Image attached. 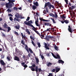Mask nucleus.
Masks as SVG:
<instances>
[{
	"instance_id": "6",
	"label": "nucleus",
	"mask_w": 76,
	"mask_h": 76,
	"mask_svg": "<svg viewBox=\"0 0 76 76\" xmlns=\"http://www.w3.org/2000/svg\"><path fill=\"white\" fill-rule=\"evenodd\" d=\"M30 69L31 70V71L32 72H34L35 71L36 72V73H37V72H38V66H37L36 67L35 69V68H30Z\"/></svg>"
},
{
	"instance_id": "32",
	"label": "nucleus",
	"mask_w": 76,
	"mask_h": 76,
	"mask_svg": "<svg viewBox=\"0 0 76 76\" xmlns=\"http://www.w3.org/2000/svg\"><path fill=\"white\" fill-rule=\"evenodd\" d=\"M28 50L31 53H33V52L32 51V50L30 48H28Z\"/></svg>"
},
{
	"instance_id": "37",
	"label": "nucleus",
	"mask_w": 76,
	"mask_h": 76,
	"mask_svg": "<svg viewBox=\"0 0 76 76\" xmlns=\"http://www.w3.org/2000/svg\"><path fill=\"white\" fill-rule=\"evenodd\" d=\"M50 29H51V28H48L46 31L45 30V31H49V32H50Z\"/></svg>"
},
{
	"instance_id": "45",
	"label": "nucleus",
	"mask_w": 76,
	"mask_h": 76,
	"mask_svg": "<svg viewBox=\"0 0 76 76\" xmlns=\"http://www.w3.org/2000/svg\"><path fill=\"white\" fill-rule=\"evenodd\" d=\"M62 19H66V16H62L61 18Z\"/></svg>"
},
{
	"instance_id": "24",
	"label": "nucleus",
	"mask_w": 76,
	"mask_h": 76,
	"mask_svg": "<svg viewBox=\"0 0 76 76\" xmlns=\"http://www.w3.org/2000/svg\"><path fill=\"white\" fill-rule=\"evenodd\" d=\"M52 63H51L50 62L48 63L46 65L47 66H48V67H50V66H51V65H52Z\"/></svg>"
},
{
	"instance_id": "15",
	"label": "nucleus",
	"mask_w": 76,
	"mask_h": 76,
	"mask_svg": "<svg viewBox=\"0 0 76 76\" xmlns=\"http://www.w3.org/2000/svg\"><path fill=\"white\" fill-rule=\"evenodd\" d=\"M44 44H45V48L46 49V50H50V48L47 46V44L45 42H44Z\"/></svg>"
},
{
	"instance_id": "44",
	"label": "nucleus",
	"mask_w": 76,
	"mask_h": 76,
	"mask_svg": "<svg viewBox=\"0 0 76 76\" xmlns=\"http://www.w3.org/2000/svg\"><path fill=\"white\" fill-rule=\"evenodd\" d=\"M51 54H52L53 56V57H54L55 58L56 56H55V55H54V53H51Z\"/></svg>"
},
{
	"instance_id": "13",
	"label": "nucleus",
	"mask_w": 76,
	"mask_h": 76,
	"mask_svg": "<svg viewBox=\"0 0 76 76\" xmlns=\"http://www.w3.org/2000/svg\"><path fill=\"white\" fill-rule=\"evenodd\" d=\"M45 26H51V24H50V23H45Z\"/></svg>"
},
{
	"instance_id": "53",
	"label": "nucleus",
	"mask_w": 76,
	"mask_h": 76,
	"mask_svg": "<svg viewBox=\"0 0 76 76\" xmlns=\"http://www.w3.org/2000/svg\"><path fill=\"white\" fill-rule=\"evenodd\" d=\"M55 71H56V69H53L52 70V72H55Z\"/></svg>"
},
{
	"instance_id": "55",
	"label": "nucleus",
	"mask_w": 76,
	"mask_h": 76,
	"mask_svg": "<svg viewBox=\"0 0 76 76\" xmlns=\"http://www.w3.org/2000/svg\"><path fill=\"white\" fill-rule=\"evenodd\" d=\"M15 34H16L17 35H19V34L18 33L16 32V31H15Z\"/></svg>"
},
{
	"instance_id": "31",
	"label": "nucleus",
	"mask_w": 76,
	"mask_h": 76,
	"mask_svg": "<svg viewBox=\"0 0 76 76\" xmlns=\"http://www.w3.org/2000/svg\"><path fill=\"white\" fill-rule=\"evenodd\" d=\"M51 19L53 21V23H56V22L55 20H54V19L53 18H51Z\"/></svg>"
},
{
	"instance_id": "58",
	"label": "nucleus",
	"mask_w": 76,
	"mask_h": 76,
	"mask_svg": "<svg viewBox=\"0 0 76 76\" xmlns=\"http://www.w3.org/2000/svg\"><path fill=\"white\" fill-rule=\"evenodd\" d=\"M44 21H45V22H49V20H44Z\"/></svg>"
},
{
	"instance_id": "41",
	"label": "nucleus",
	"mask_w": 76,
	"mask_h": 76,
	"mask_svg": "<svg viewBox=\"0 0 76 76\" xmlns=\"http://www.w3.org/2000/svg\"><path fill=\"white\" fill-rule=\"evenodd\" d=\"M23 66L25 68H26V67H28V66L27 65H26V64L24 65Z\"/></svg>"
},
{
	"instance_id": "63",
	"label": "nucleus",
	"mask_w": 76,
	"mask_h": 76,
	"mask_svg": "<svg viewBox=\"0 0 76 76\" xmlns=\"http://www.w3.org/2000/svg\"><path fill=\"white\" fill-rule=\"evenodd\" d=\"M28 1L29 2V3H32V1H31V0H28Z\"/></svg>"
},
{
	"instance_id": "17",
	"label": "nucleus",
	"mask_w": 76,
	"mask_h": 76,
	"mask_svg": "<svg viewBox=\"0 0 76 76\" xmlns=\"http://www.w3.org/2000/svg\"><path fill=\"white\" fill-rule=\"evenodd\" d=\"M56 56H55V58H56V59H57V58H58V59H61V58L59 55L57 54Z\"/></svg>"
},
{
	"instance_id": "29",
	"label": "nucleus",
	"mask_w": 76,
	"mask_h": 76,
	"mask_svg": "<svg viewBox=\"0 0 76 76\" xmlns=\"http://www.w3.org/2000/svg\"><path fill=\"white\" fill-rule=\"evenodd\" d=\"M7 28L8 29L7 32H8L10 31V30H11V28H10V27L9 26L7 27Z\"/></svg>"
},
{
	"instance_id": "7",
	"label": "nucleus",
	"mask_w": 76,
	"mask_h": 76,
	"mask_svg": "<svg viewBox=\"0 0 76 76\" xmlns=\"http://www.w3.org/2000/svg\"><path fill=\"white\" fill-rule=\"evenodd\" d=\"M15 17L17 19H19V18H21V19H24L25 17H22V16H21L20 17V15H19V14L18 13H17V14H15Z\"/></svg>"
},
{
	"instance_id": "47",
	"label": "nucleus",
	"mask_w": 76,
	"mask_h": 76,
	"mask_svg": "<svg viewBox=\"0 0 76 76\" xmlns=\"http://www.w3.org/2000/svg\"><path fill=\"white\" fill-rule=\"evenodd\" d=\"M7 59H8L9 61H10V57L8 56L7 57Z\"/></svg>"
},
{
	"instance_id": "35",
	"label": "nucleus",
	"mask_w": 76,
	"mask_h": 76,
	"mask_svg": "<svg viewBox=\"0 0 76 76\" xmlns=\"http://www.w3.org/2000/svg\"><path fill=\"white\" fill-rule=\"evenodd\" d=\"M13 10H14L17 11L18 10V8L15 7H14Z\"/></svg>"
},
{
	"instance_id": "50",
	"label": "nucleus",
	"mask_w": 76,
	"mask_h": 76,
	"mask_svg": "<svg viewBox=\"0 0 76 76\" xmlns=\"http://www.w3.org/2000/svg\"><path fill=\"white\" fill-rule=\"evenodd\" d=\"M41 57L42 60H43V59H44V56L42 55H41Z\"/></svg>"
},
{
	"instance_id": "5",
	"label": "nucleus",
	"mask_w": 76,
	"mask_h": 76,
	"mask_svg": "<svg viewBox=\"0 0 76 76\" xmlns=\"http://www.w3.org/2000/svg\"><path fill=\"white\" fill-rule=\"evenodd\" d=\"M32 29H33V30L34 31L36 32V33H37V34L38 35H39L40 36V38H41L42 39H43V37L41 36V34H40L39 33V32H38V31H36V30H37V29H36V28H35H35H33Z\"/></svg>"
},
{
	"instance_id": "51",
	"label": "nucleus",
	"mask_w": 76,
	"mask_h": 76,
	"mask_svg": "<svg viewBox=\"0 0 76 76\" xmlns=\"http://www.w3.org/2000/svg\"><path fill=\"white\" fill-rule=\"evenodd\" d=\"M8 16H11V17H13V15L11 14H8Z\"/></svg>"
},
{
	"instance_id": "39",
	"label": "nucleus",
	"mask_w": 76,
	"mask_h": 76,
	"mask_svg": "<svg viewBox=\"0 0 76 76\" xmlns=\"http://www.w3.org/2000/svg\"><path fill=\"white\" fill-rule=\"evenodd\" d=\"M55 15L54 16H53V17H55V18H57V17H58V15H57V14H56V13H55Z\"/></svg>"
},
{
	"instance_id": "25",
	"label": "nucleus",
	"mask_w": 76,
	"mask_h": 76,
	"mask_svg": "<svg viewBox=\"0 0 76 76\" xmlns=\"http://www.w3.org/2000/svg\"><path fill=\"white\" fill-rule=\"evenodd\" d=\"M64 22H65V23H66V24H67L68 23H69L70 22L69 21V20H65L64 21Z\"/></svg>"
},
{
	"instance_id": "54",
	"label": "nucleus",
	"mask_w": 76,
	"mask_h": 76,
	"mask_svg": "<svg viewBox=\"0 0 76 76\" xmlns=\"http://www.w3.org/2000/svg\"><path fill=\"white\" fill-rule=\"evenodd\" d=\"M21 36H22V38L23 39V37H24V36H23V33H21Z\"/></svg>"
},
{
	"instance_id": "59",
	"label": "nucleus",
	"mask_w": 76,
	"mask_h": 76,
	"mask_svg": "<svg viewBox=\"0 0 76 76\" xmlns=\"http://www.w3.org/2000/svg\"><path fill=\"white\" fill-rule=\"evenodd\" d=\"M50 53H48L47 54V56H50Z\"/></svg>"
},
{
	"instance_id": "12",
	"label": "nucleus",
	"mask_w": 76,
	"mask_h": 76,
	"mask_svg": "<svg viewBox=\"0 0 76 76\" xmlns=\"http://www.w3.org/2000/svg\"><path fill=\"white\" fill-rule=\"evenodd\" d=\"M14 60H16L17 61H20V59H19V58L17 57L16 56H15V57L14 58Z\"/></svg>"
},
{
	"instance_id": "60",
	"label": "nucleus",
	"mask_w": 76,
	"mask_h": 76,
	"mask_svg": "<svg viewBox=\"0 0 76 76\" xmlns=\"http://www.w3.org/2000/svg\"><path fill=\"white\" fill-rule=\"evenodd\" d=\"M59 76H64V74H61L59 75Z\"/></svg>"
},
{
	"instance_id": "52",
	"label": "nucleus",
	"mask_w": 76,
	"mask_h": 76,
	"mask_svg": "<svg viewBox=\"0 0 76 76\" xmlns=\"http://www.w3.org/2000/svg\"><path fill=\"white\" fill-rule=\"evenodd\" d=\"M6 66H3V69H4V71H6Z\"/></svg>"
},
{
	"instance_id": "16",
	"label": "nucleus",
	"mask_w": 76,
	"mask_h": 76,
	"mask_svg": "<svg viewBox=\"0 0 76 76\" xmlns=\"http://www.w3.org/2000/svg\"><path fill=\"white\" fill-rule=\"evenodd\" d=\"M68 30L70 32H71V33H72V32H72V28L70 26H68Z\"/></svg>"
},
{
	"instance_id": "46",
	"label": "nucleus",
	"mask_w": 76,
	"mask_h": 76,
	"mask_svg": "<svg viewBox=\"0 0 76 76\" xmlns=\"http://www.w3.org/2000/svg\"><path fill=\"white\" fill-rule=\"evenodd\" d=\"M0 30H1V31H4L5 32V31H6L4 29H2L1 28V27H0Z\"/></svg>"
},
{
	"instance_id": "4",
	"label": "nucleus",
	"mask_w": 76,
	"mask_h": 76,
	"mask_svg": "<svg viewBox=\"0 0 76 76\" xmlns=\"http://www.w3.org/2000/svg\"><path fill=\"white\" fill-rule=\"evenodd\" d=\"M21 43L23 45H25L26 46L25 48L26 50L28 53H29V49H28V45H25V42L23 40H21Z\"/></svg>"
},
{
	"instance_id": "26",
	"label": "nucleus",
	"mask_w": 76,
	"mask_h": 76,
	"mask_svg": "<svg viewBox=\"0 0 76 76\" xmlns=\"http://www.w3.org/2000/svg\"><path fill=\"white\" fill-rule=\"evenodd\" d=\"M26 31L27 32V33H28L29 35H30L31 34L30 33V31H29V30L28 29H26Z\"/></svg>"
},
{
	"instance_id": "9",
	"label": "nucleus",
	"mask_w": 76,
	"mask_h": 76,
	"mask_svg": "<svg viewBox=\"0 0 76 76\" xmlns=\"http://www.w3.org/2000/svg\"><path fill=\"white\" fill-rule=\"evenodd\" d=\"M58 63L59 64H63L64 63V62L62 60L60 59L58 60Z\"/></svg>"
},
{
	"instance_id": "40",
	"label": "nucleus",
	"mask_w": 76,
	"mask_h": 76,
	"mask_svg": "<svg viewBox=\"0 0 76 76\" xmlns=\"http://www.w3.org/2000/svg\"><path fill=\"white\" fill-rule=\"evenodd\" d=\"M66 4H68V1H69L68 0H64Z\"/></svg>"
},
{
	"instance_id": "23",
	"label": "nucleus",
	"mask_w": 76,
	"mask_h": 76,
	"mask_svg": "<svg viewBox=\"0 0 76 76\" xmlns=\"http://www.w3.org/2000/svg\"><path fill=\"white\" fill-rule=\"evenodd\" d=\"M37 6H35V5H32V8L33 10H35V9H37Z\"/></svg>"
},
{
	"instance_id": "48",
	"label": "nucleus",
	"mask_w": 76,
	"mask_h": 76,
	"mask_svg": "<svg viewBox=\"0 0 76 76\" xmlns=\"http://www.w3.org/2000/svg\"><path fill=\"white\" fill-rule=\"evenodd\" d=\"M38 70L39 72H40L42 71V70H41V68H39Z\"/></svg>"
},
{
	"instance_id": "18",
	"label": "nucleus",
	"mask_w": 76,
	"mask_h": 76,
	"mask_svg": "<svg viewBox=\"0 0 76 76\" xmlns=\"http://www.w3.org/2000/svg\"><path fill=\"white\" fill-rule=\"evenodd\" d=\"M3 26L4 28L7 29V24H6V23H4V25Z\"/></svg>"
},
{
	"instance_id": "33",
	"label": "nucleus",
	"mask_w": 76,
	"mask_h": 76,
	"mask_svg": "<svg viewBox=\"0 0 76 76\" xmlns=\"http://www.w3.org/2000/svg\"><path fill=\"white\" fill-rule=\"evenodd\" d=\"M10 20L11 21H13V18L12 17H10L9 18Z\"/></svg>"
},
{
	"instance_id": "11",
	"label": "nucleus",
	"mask_w": 76,
	"mask_h": 76,
	"mask_svg": "<svg viewBox=\"0 0 76 76\" xmlns=\"http://www.w3.org/2000/svg\"><path fill=\"white\" fill-rule=\"evenodd\" d=\"M75 7L76 6L75 5L72 6L71 7H69V10H72L73 9H75Z\"/></svg>"
},
{
	"instance_id": "62",
	"label": "nucleus",
	"mask_w": 76,
	"mask_h": 76,
	"mask_svg": "<svg viewBox=\"0 0 76 76\" xmlns=\"http://www.w3.org/2000/svg\"><path fill=\"white\" fill-rule=\"evenodd\" d=\"M21 64H22L23 66H24V64H25V62H23L22 63H21Z\"/></svg>"
},
{
	"instance_id": "19",
	"label": "nucleus",
	"mask_w": 76,
	"mask_h": 76,
	"mask_svg": "<svg viewBox=\"0 0 76 76\" xmlns=\"http://www.w3.org/2000/svg\"><path fill=\"white\" fill-rule=\"evenodd\" d=\"M35 58L36 59V62L37 63V64H38L39 63V59H38V57H35Z\"/></svg>"
},
{
	"instance_id": "49",
	"label": "nucleus",
	"mask_w": 76,
	"mask_h": 76,
	"mask_svg": "<svg viewBox=\"0 0 76 76\" xmlns=\"http://www.w3.org/2000/svg\"><path fill=\"white\" fill-rule=\"evenodd\" d=\"M15 28L17 29H19V26H16Z\"/></svg>"
},
{
	"instance_id": "34",
	"label": "nucleus",
	"mask_w": 76,
	"mask_h": 76,
	"mask_svg": "<svg viewBox=\"0 0 76 76\" xmlns=\"http://www.w3.org/2000/svg\"><path fill=\"white\" fill-rule=\"evenodd\" d=\"M49 15L50 16H53V17H54V14H53V13H50L49 14Z\"/></svg>"
},
{
	"instance_id": "64",
	"label": "nucleus",
	"mask_w": 76,
	"mask_h": 76,
	"mask_svg": "<svg viewBox=\"0 0 76 76\" xmlns=\"http://www.w3.org/2000/svg\"><path fill=\"white\" fill-rule=\"evenodd\" d=\"M15 53H18V50L16 49L15 50Z\"/></svg>"
},
{
	"instance_id": "36",
	"label": "nucleus",
	"mask_w": 76,
	"mask_h": 76,
	"mask_svg": "<svg viewBox=\"0 0 76 76\" xmlns=\"http://www.w3.org/2000/svg\"><path fill=\"white\" fill-rule=\"evenodd\" d=\"M36 25L37 26H39V27H40V25H39V24L38 23H35Z\"/></svg>"
},
{
	"instance_id": "1",
	"label": "nucleus",
	"mask_w": 76,
	"mask_h": 76,
	"mask_svg": "<svg viewBox=\"0 0 76 76\" xmlns=\"http://www.w3.org/2000/svg\"><path fill=\"white\" fill-rule=\"evenodd\" d=\"M9 2L5 4L6 7L7 8H12L13 6L14 5V3L15 2V0H8Z\"/></svg>"
},
{
	"instance_id": "43",
	"label": "nucleus",
	"mask_w": 76,
	"mask_h": 76,
	"mask_svg": "<svg viewBox=\"0 0 76 76\" xmlns=\"http://www.w3.org/2000/svg\"><path fill=\"white\" fill-rule=\"evenodd\" d=\"M50 31H54V28H51L50 29Z\"/></svg>"
},
{
	"instance_id": "10",
	"label": "nucleus",
	"mask_w": 76,
	"mask_h": 76,
	"mask_svg": "<svg viewBox=\"0 0 76 76\" xmlns=\"http://www.w3.org/2000/svg\"><path fill=\"white\" fill-rule=\"evenodd\" d=\"M0 63L1 64L2 66H4V65H6V64H5L3 60H1L0 61Z\"/></svg>"
},
{
	"instance_id": "56",
	"label": "nucleus",
	"mask_w": 76,
	"mask_h": 76,
	"mask_svg": "<svg viewBox=\"0 0 76 76\" xmlns=\"http://www.w3.org/2000/svg\"><path fill=\"white\" fill-rule=\"evenodd\" d=\"M7 11H8L9 12H12V11L11 10H10V9H8Z\"/></svg>"
},
{
	"instance_id": "57",
	"label": "nucleus",
	"mask_w": 76,
	"mask_h": 76,
	"mask_svg": "<svg viewBox=\"0 0 76 76\" xmlns=\"http://www.w3.org/2000/svg\"><path fill=\"white\" fill-rule=\"evenodd\" d=\"M23 38L24 40H25V41H26V36H24V37H23Z\"/></svg>"
},
{
	"instance_id": "42",
	"label": "nucleus",
	"mask_w": 76,
	"mask_h": 76,
	"mask_svg": "<svg viewBox=\"0 0 76 76\" xmlns=\"http://www.w3.org/2000/svg\"><path fill=\"white\" fill-rule=\"evenodd\" d=\"M29 19H30V18L29 17H28L27 19H26V21H28V20H29Z\"/></svg>"
},
{
	"instance_id": "8",
	"label": "nucleus",
	"mask_w": 76,
	"mask_h": 76,
	"mask_svg": "<svg viewBox=\"0 0 76 76\" xmlns=\"http://www.w3.org/2000/svg\"><path fill=\"white\" fill-rule=\"evenodd\" d=\"M53 38H54V37L50 36H47L46 37V39L48 41H49V39H53Z\"/></svg>"
},
{
	"instance_id": "2",
	"label": "nucleus",
	"mask_w": 76,
	"mask_h": 76,
	"mask_svg": "<svg viewBox=\"0 0 76 76\" xmlns=\"http://www.w3.org/2000/svg\"><path fill=\"white\" fill-rule=\"evenodd\" d=\"M24 23L26 25H28L29 26H31V27H32L33 28H35L34 27L33 25L31 24L33 23L32 22V20H30V21H28V22H27L26 21H25L24 22Z\"/></svg>"
},
{
	"instance_id": "28",
	"label": "nucleus",
	"mask_w": 76,
	"mask_h": 76,
	"mask_svg": "<svg viewBox=\"0 0 76 76\" xmlns=\"http://www.w3.org/2000/svg\"><path fill=\"white\" fill-rule=\"evenodd\" d=\"M39 19L41 22L42 21H44V19H43V18H42L41 17H40L39 18Z\"/></svg>"
},
{
	"instance_id": "30",
	"label": "nucleus",
	"mask_w": 76,
	"mask_h": 76,
	"mask_svg": "<svg viewBox=\"0 0 76 76\" xmlns=\"http://www.w3.org/2000/svg\"><path fill=\"white\" fill-rule=\"evenodd\" d=\"M19 19H16V18H15L14 19V21L15 22V21H19Z\"/></svg>"
},
{
	"instance_id": "61",
	"label": "nucleus",
	"mask_w": 76,
	"mask_h": 76,
	"mask_svg": "<svg viewBox=\"0 0 76 76\" xmlns=\"http://www.w3.org/2000/svg\"><path fill=\"white\" fill-rule=\"evenodd\" d=\"M2 37H6V36H5V35L4 34H2Z\"/></svg>"
},
{
	"instance_id": "38",
	"label": "nucleus",
	"mask_w": 76,
	"mask_h": 76,
	"mask_svg": "<svg viewBox=\"0 0 76 76\" xmlns=\"http://www.w3.org/2000/svg\"><path fill=\"white\" fill-rule=\"evenodd\" d=\"M37 45L39 47H41V44H40V43H39V42L37 43Z\"/></svg>"
},
{
	"instance_id": "14",
	"label": "nucleus",
	"mask_w": 76,
	"mask_h": 76,
	"mask_svg": "<svg viewBox=\"0 0 76 76\" xmlns=\"http://www.w3.org/2000/svg\"><path fill=\"white\" fill-rule=\"evenodd\" d=\"M55 69L56 70V72L57 73L60 70V68H58V66L55 67Z\"/></svg>"
},
{
	"instance_id": "27",
	"label": "nucleus",
	"mask_w": 76,
	"mask_h": 76,
	"mask_svg": "<svg viewBox=\"0 0 76 76\" xmlns=\"http://www.w3.org/2000/svg\"><path fill=\"white\" fill-rule=\"evenodd\" d=\"M54 47L56 50H57V51H58V47H57V46H56V45H55L54 46Z\"/></svg>"
},
{
	"instance_id": "21",
	"label": "nucleus",
	"mask_w": 76,
	"mask_h": 76,
	"mask_svg": "<svg viewBox=\"0 0 76 76\" xmlns=\"http://www.w3.org/2000/svg\"><path fill=\"white\" fill-rule=\"evenodd\" d=\"M36 67V65L35 64H32V65L31 66H29V68H34V67Z\"/></svg>"
},
{
	"instance_id": "3",
	"label": "nucleus",
	"mask_w": 76,
	"mask_h": 76,
	"mask_svg": "<svg viewBox=\"0 0 76 76\" xmlns=\"http://www.w3.org/2000/svg\"><path fill=\"white\" fill-rule=\"evenodd\" d=\"M48 6L49 9H51V7L54 9V6L53 5L51 4V3L49 2H48L47 3V2L45 3V7H46L47 6Z\"/></svg>"
},
{
	"instance_id": "22",
	"label": "nucleus",
	"mask_w": 76,
	"mask_h": 76,
	"mask_svg": "<svg viewBox=\"0 0 76 76\" xmlns=\"http://www.w3.org/2000/svg\"><path fill=\"white\" fill-rule=\"evenodd\" d=\"M35 19L36 20L35 21V23H38L39 21H38V17L37 16V19H36V18H35Z\"/></svg>"
},
{
	"instance_id": "20",
	"label": "nucleus",
	"mask_w": 76,
	"mask_h": 76,
	"mask_svg": "<svg viewBox=\"0 0 76 76\" xmlns=\"http://www.w3.org/2000/svg\"><path fill=\"white\" fill-rule=\"evenodd\" d=\"M33 4L34 5H35L36 6H39V4H38V3L37 1L36 2H34Z\"/></svg>"
}]
</instances>
